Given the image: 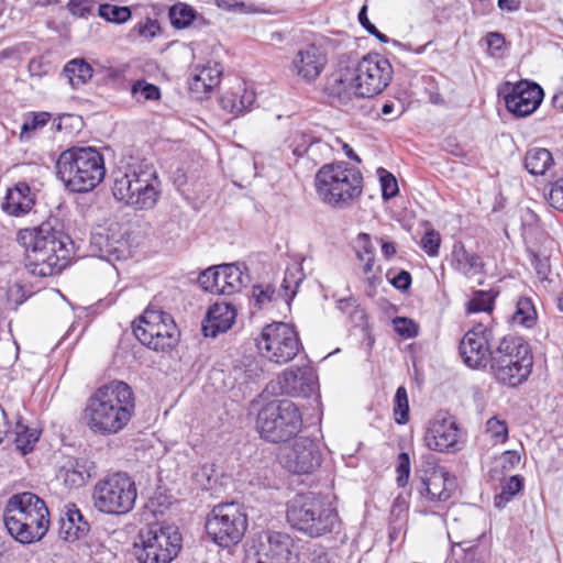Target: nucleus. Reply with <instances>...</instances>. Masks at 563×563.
<instances>
[{"label":"nucleus","instance_id":"nucleus-31","mask_svg":"<svg viewBox=\"0 0 563 563\" xmlns=\"http://www.w3.org/2000/svg\"><path fill=\"white\" fill-rule=\"evenodd\" d=\"M96 474V464L85 457L69 459L59 470V477L70 488H78Z\"/></svg>","mask_w":563,"mask_h":563},{"label":"nucleus","instance_id":"nucleus-40","mask_svg":"<svg viewBox=\"0 0 563 563\" xmlns=\"http://www.w3.org/2000/svg\"><path fill=\"white\" fill-rule=\"evenodd\" d=\"M523 487V479L519 475L510 476L501 483V492L495 497V507L504 508L510 499Z\"/></svg>","mask_w":563,"mask_h":563},{"label":"nucleus","instance_id":"nucleus-7","mask_svg":"<svg viewBox=\"0 0 563 563\" xmlns=\"http://www.w3.org/2000/svg\"><path fill=\"white\" fill-rule=\"evenodd\" d=\"M363 176L347 163L323 165L316 175V190L320 199L335 208H347L362 194Z\"/></svg>","mask_w":563,"mask_h":563},{"label":"nucleus","instance_id":"nucleus-32","mask_svg":"<svg viewBox=\"0 0 563 563\" xmlns=\"http://www.w3.org/2000/svg\"><path fill=\"white\" fill-rule=\"evenodd\" d=\"M255 99L254 90L240 82L221 96L220 104L223 110L239 115L249 110L255 102Z\"/></svg>","mask_w":563,"mask_h":563},{"label":"nucleus","instance_id":"nucleus-50","mask_svg":"<svg viewBox=\"0 0 563 563\" xmlns=\"http://www.w3.org/2000/svg\"><path fill=\"white\" fill-rule=\"evenodd\" d=\"M441 245V236L440 233L433 229L428 230L420 241L421 249L429 255V256H438L439 250Z\"/></svg>","mask_w":563,"mask_h":563},{"label":"nucleus","instance_id":"nucleus-52","mask_svg":"<svg viewBox=\"0 0 563 563\" xmlns=\"http://www.w3.org/2000/svg\"><path fill=\"white\" fill-rule=\"evenodd\" d=\"M394 330L404 338H413L418 334V325L408 318L397 317L393 320Z\"/></svg>","mask_w":563,"mask_h":563},{"label":"nucleus","instance_id":"nucleus-28","mask_svg":"<svg viewBox=\"0 0 563 563\" xmlns=\"http://www.w3.org/2000/svg\"><path fill=\"white\" fill-rule=\"evenodd\" d=\"M236 317L235 308L229 302H216L209 307L202 321L205 336L216 338L231 329Z\"/></svg>","mask_w":563,"mask_h":563},{"label":"nucleus","instance_id":"nucleus-51","mask_svg":"<svg viewBox=\"0 0 563 563\" xmlns=\"http://www.w3.org/2000/svg\"><path fill=\"white\" fill-rule=\"evenodd\" d=\"M545 198L551 207L563 211V178H559L550 185V189L545 195Z\"/></svg>","mask_w":563,"mask_h":563},{"label":"nucleus","instance_id":"nucleus-61","mask_svg":"<svg viewBox=\"0 0 563 563\" xmlns=\"http://www.w3.org/2000/svg\"><path fill=\"white\" fill-rule=\"evenodd\" d=\"M357 255H358L360 260L364 262V266H363L364 273H366V274L371 273L373 269V265H374V257H373V252H372L371 247L365 245L364 253L358 251Z\"/></svg>","mask_w":563,"mask_h":563},{"label":"nucleus","instance_id":"nucleus-45","mask_svg":"<svg viewBox=\"0 0 563 563\" xmlns=\"http://www.w3.org/2000/svg\"><path fill=\"white\" fill-rule=\"evenodd\" d=\"M99 15L109 22L123 23L131 18V11L128 7L106 3L99 5Z\"/></svg>","mask_w":563,"mask_h":563},{"label":"nucleus","instance_id":"nucleus-23","mask_svg":"<svg viewBox=\"0 0 563 563\" xmlns=\"http://www.w3.org/2000/svg\"><path fill=\"white\" fill-rule=\"evenodd\" d=\"M134 189L133 198L128 202L129 207L135 210H150L156 206L161 196V181L152 164L143 165V174Z\"/></svg>","mask_w":563,"mask_h":563},{"label":"nucleus","instance_id":"nucleus-15","mask_svg":"<svg viewBox=\"0 0 563 563\" xmlns=\"http://www.w3.org/2000/svg\"><path fill=\"white\" fill-rule=\"evenodd\" d=\"M417 490L433 507L446 503L454 489V478L442 467L428 463L416 471Z\"/></svg>","mask_w":563,"mask_h":563},{"label":"nucleus","instance_id":"nucleus-44","mask_svg":"<svg viewBox=\"0 0 563 563\" xmlns=\"http://www.w3.org/2000/svg\"><path fill=\"white\" fill-rule=\"evenodd\" d=\"M395 420L399 424H405L409 420V404L407 390L404 386H399L394 399Z\"/></svg>","mask_w":563,"mask_h":563},{"label":"nucleus","instance_id":"nucleus-49","mask_svg":"<svg viewBox=\"0 0 563 563\" xmlns=\"http://www.w3.org/2000/svg\"><path fill=\"white\" fill-rule=\"evenodd\" d=\"M378 174L380 179L383 198L386 200L394 198L399 190L395 176L384 168H379Z\"/></svg>","mask_w":563,"mask_h":563},{"label":"nucleus","instance_id":"nucleus-20","mask_svg":"<svg viewBox=\"0 0 563 563\" xmlns=\"http://www.w3.org/2000/svg\"><path fill=\"white\" fill-rule=\"evenodd\" d=\"M492 331L482 323L468 330L462 338L459 346L463 362L471 368L485 367L490 363L492 350L489 341Z\"/></svg>","mask_w":563,"mask_h":563},{"label":"nucleus","instance_id":"nucleus-25","mask_svg":"<svg viewBox=\"0 0 563 563\" xmlns=\"http://www.w3.org/2000/svg\"><path fill=\"white\" fill-rule=\"evenodd\" d=\"M327 64V55L317 45H307L298 51L292 59V67L297 76L306 82L314 81Z\"/></svg>","mask_w":563,"mask_h":563},{"label":"nucleus","instance_id":"nucleus-9","mask_svg":"<svg viewBox=\"0 0 563 563\" xmlns=\"http://www.w3.org/2000/svg\"><path fill=\"white\" fill-rule=\"evenodd\" d=\"M256 427L261 437L266 441L286 442L299 433L302 418L292 401L274 400L258 411Z\"/></svg>","mask_w":563,"mask_h":563},{"label":"nucleus","instance_id":"nucleus-18","mask_svg":"<svg viewBox=\"0 0 563 563\" xmlns=\"http://www.w3.org/2000/svg\"><path fill=\"white\" fill-rule=\"evenodd\" d=\"M461 433L453 416L446 411L437 412L428 422L423 435L428 449L437 452L457 450Z\"/></svg>","mask_w":563,"mask_h":563},{"label":"nucleus","instance_id":"nucleus-10","mask_svg":"<svg viewBox=\"0 0 563 563\" xmlns=\"http://www.w3.org/2000/svg\"><path fill=\"white\" fill-rule=\"evenodd\" d=\"M137 489L133 478L124 472L107 475L95 485L92 499L97 510L108 515H126L135 505Z\"/></svg>","mask_w":563,"mask_h":563},{"label":"nucleus","instance_id":"nucleus-21","mask_svg":"<svg viewBox=\"0 0 563 563\" xmlns=\"http://www.w3.org/2000/svg\"><path fill=\"white\" fill-rule=\"evenodd\" d=\"M280 394L289 397H310L317 389V374L311 366H290L278 376Z\"/></svg>","mask_w":563,"mask_h":563},{"label":"nucleus","instance_id":"nucleus-12","mask_svg":"<svg viewBox=\"0 0 563 563\" xmlns=\"http://www.w3.org/2000/svg\"><path fill=\"white\" fill-rule=\"evenodd\" d=\"M208 537L219 547L238 544L247 528V517L238 503H222L212 508L206 520Z\"/></svg>","mask_w":563,"mask_h":563},{"label":"nucleus","instance_id":"nucleus-5","mask_svg":"<svg viewBox=\"0 0 563 563\" xmlns=\"http://www.w3.org/2000/svg\"><path fill=\"white\" fill-rule=\"evenodd\" d=\"M286 517L291 528L310 538L338 533L341 528L338 510L313 493L298 494L289 500Z\"/></svg>","mask_w":563,"mask_h":563},{"label":"nucleus","instance_id":"nucleus-63","mask_svg":"<svg viewBox=\"0 0 563 563\" xmlns=\"http://www.w3.org/2000/svg\"><path fill=\"white\" fill-rule=\"evenodd\" d=\"M521 7V0H498V8L501 11L515 12Z\"/></svg>","mask_w":563,"mask_h":563},{"label":"nucleus","instance_id":"nucleus-55","mask_svg":"<svg viewBox=\"0 0 563 563\" xmlns=\"http://www.w3.org/2000/svg\"><path fill=\"white\" fill-rule=\"evenodd\" d=\"M358 21L361 25L371 34L374 35L376 38H378L383 43L388 42V37L380 33L377 27L371 23V21L367 18V5H363L358 12Z\"/></svg>","mask_w":563,"mask_h":563},{"label":"nucleus","instance_id":"nucleus-13","mask_svg":"<svg viewBox=\"0 0 563 563\" xmlns=\"http://www.w3.org/2000/svg\"><path fill=\"white\" fill-rule=\"evenodd\" d=\"M256 346L263 357L275 364H287L302 350L299 335L294 327L274 322L262 329Z\"/></svg>","mask_w":563,"mask_h":563},{"label":"nucleus","instance_id":"nucleus-37","mask_svg":"<svg viewBox=\"0 0 563 563\" xmlns=\"http://www.w3.org/2000/svg\"><path fill=\"white\" fill-rule=\"evenodd\" d=\"M51 119V113L45 111L30 112L26 114L21 126L20 140H30L34 133L42 130Z\"/></svg>","mask_w":563,"mask_h":563},{"label":"nucleus","instance_id":"nucleus-64","mask_svg":"<svg viewBox=\"0 0 563 563\" xmlns=\"http://www.w3.org/2000/svg\"><path fill=\"white\" fill-rule=\"evenodd\" d=\"M521 219H522V224L529 225V227L536 225L537 222L539 221L538 216L529 208L523 210Z\"/></svg>","mask_w":563,"mask_h":563},{"label":"nucleus","instance_id":"nucleus-8","mask_svg":"<svg viewBox=\"0 0 563 563\" xmlns=\"http://www.w3.org/2000/svg\"><path fill=\"white\" fill-rule=\"evenodd\" d=\"M490 372L503 385L516 387L527 380L531 373L532 356L528 344L515 336H505L494 350Z\"/></svg>","mask_w":563,"mask_h":563},{"label":"nucleus","instance_id":"nucleus-34","mask_svg":"<svg viewBox=\"0 0 563 563\" xmlns=\"http://www.w3.org/2000/svg\"><path fill=\"white\" fill-rule=\"evenodd\" d=\"M223 67L217 62H208L202 66H195L190 89L197 93L209 92L220 84Z\"/></svg>","mask_w":563,"mask_h":563},{"label":"nucleus","instance_id":"nucleus-29","mask_svg":"<svg viewBox=\"0 0 563 563\" xmlns=\"http://www.w3.org/2000/svg\"><path fill=\"white\" fill-rule=\"evenodd\" d=\"M36 195L26 183H18L9 188L2 202V209L10 216L20 217L29 213L35 205Z\"/></svg>","mask_w":563,"mask_h":563},{"label":"nucleus","instance_id":"nucleus-39","mask_svg":"<svg viewBox=\"0 0 563 563\" xmlns=\"http://www.w3.org/2000/svg\"><path fill=\"white\" fill-rule=\"evenodd\" d=\"M14 434L16 448L24 454L33 450L40 438V431L36 428H29L20 421L15 424Z\"/></svg>","mask_w":563,"mask_h":563},{"label":"nucleus","instance_id":"nucleus-48","mask_svg":"<svg viewBox=\"0 0 563 563\" xmlns=\"http://www.w3.org/2000/svg\"><path fill=\"white\" fill-rule=\"evenodd\" d=\"M252 296L255 305L262 309L275 299L276 290L271 284H258L253 286Z\"/></svg>","mask_w":563,"mask_h":563},{"label":"nucleus","instance_id":"nucleus-30","mask_svg":"<svg viewBox=\"0 0 563 563\" xmlns=\"http://www.w3.org/2000/svg\"><path fill=\"white\" fill-rule=\"evenodd\" d=\"M452 268L467 278H472L484 273L485 264L483 258L466 250L462 242H455L451 254Z\"/></svg>","mask_w":563,"mask_h":563},{"label":"nucleus","instance_id":"nucleus-11","mask_svg":"<svg viewBox=\"0 0 563 563\" xmlns=\"http://www.w3.org/2000/svg\"><path fill=\"white\" fill-rule=\"evenodd\" d=\"M139 537L133 554L140 563H170L181 548V536L174 526L155 523Z\"/></svg>","mask_w":563,"mask_h":563},{"label":"nucleus","instance_id":"nucleus-56","mask_svg":"<svg viewBox=\"0 0 563 563\" xmlns=\"http://www.w3.org/2000/svg\"><path fill=\"white\" fill-rule=\"evenodd\" d=\"M95 0H68L67 7L71 14L84 18L91 12Z\"/></svg>","mask_w":563,"mask_h":563},{"label":"nucleus","instance_id":"nucleus-47","mask_svg":"<svg viewBox=\"0 0 563 563\" xmlns=\"http://www.w3.org/2000/svg\"><path fill=\"white\" fill-rule=\"evenodd\" d=\"M486 432L490 435L494 443H504L508 438V427L506 421L493 417L486 422Z\"/></svg>","mask_w":563,"mask_h":563},{"label":"nucleus","instance_id":"nucleus-3","mask_svg":"<svg viewBox=\"0 0 563 563\" xmlns=\"http://www.w3.org/2000/svg\"><path fill=\"white\" fill-rule=\"evenodd\" d=\"M393 73L387 58L377 53L367 54L355 66L333 73L328 79L327 90L341 102H347L353 96L372 98L390 84Z\"/></svg>","mask_w":563,"mask_h":563},{"label":"nucleus","instance_id":"nucleus-2","mask_svg":"<svg viewBox=\"0 0 563 563\" xmlns=\"http://www.w3.org/2000/svg\"><path fill=\"white\" fill-rule=\"evenodd\" d=\"M18 241L25 249V268L38 277L59 274L68 264L73 247L70 238L49 223L20 231Z\"/></svg>","mask_w":563,"mask_h":563},{"label":"nucleus","instance_id":"nucleus-6","mask_svg":"<svg viewBox=\"0 0 563 563\" xmlns=\"http://www.w3.org/2000/svg\"><path fill=\"white\" fill-rule=\"evenodd\" d=\"M57 177L74 192H87L96 188L106 176L104 159L92 147H70L56 161Z\"/></svg>","mask_w":563,"mask_h":563},{"label":"nucleus","instance_id":"nucleus-58","mask_svg":"<svg viewBox=\"0 0 563 563\" xmlns=\"http://www.w3.org/2000/svg\"><path fill=\"white\" fill-rule=\"evenodd\" d=\"M486 43L489 53L495 56L503 49L505 45V38L500 33L490 32L486 35Z\"/></svg>","mask_w":563,"mask_h":563},{"label":"nucleus","instance_id":"nucleus-4","mask_svg":"<svg viewBox=\"0 0 563 563\" xmlns=\"http://www.w3.org/2000/svg\"><path fill=\"white\" fill-rule=\"evenodd\" d=\"M3 523L22 544L42 540L49 528V511L44 500L31 492L12 495L5 505Z\"/></svg>","mask_w":563,"mask_h":563},{"label":"nucleus","instance_id":"nucleus-62","mask_svg":"<svg viewBox=\"0 0 563 563\" xmlns=\"http://www.w3.org/2000/svg\"><path fill=\"white\" fill-rule=\"evenodd\" d=\"M73 121H80V118L73 114H63L54 121V125L57 131H62L66 129L68 125L71 126Z\"/></svg>","mask_w":563,"mask_h":563},{"label":"nucleus","instance_id":"nucleus-33","mask_svg":"<svg viewBox=\"0 0 563 563\" xmlns=\"http://www.w3.org/2000/svg\"><path fill=\"white\" fill-rule=\"evenodd\" d=\"M89 525L75 505H67L59 518V536L66 541H75L87 534Z\"/></svg>","mask_w":563,"mask_h":563},{"label":"nucleus","instance_id":"nucleus-46","mask_svg":"<svg viewBox=\"0 0 563 563\" xmlns=\"http://www.w3.org/2000/svg\"><path fill=\"white\" fill-rule=\"evenodd\" d=\"M132 95L137 101L157 100L161 98L159 88L145 80H137L132 86Z\"/></svg>","mask_w":563,"mask_h":563},{"label":"nucleus","instance_id":"nucleus-14","mask_svg":"<svg viewBox=\"0 0 563 563\" xmlns=\"http://www.w3.org/2000/svg\"><path fill=\"white\" fill-rule=\"evenodd\" d=\"M135 338L155 351L173 347L178 340L176 324L170 314L156 309H146L133 323Z\"/></svg>","mask_w":563,"mask_h":563},{"label":"nucleus","instance_id":"nucleus-60","mask_svg":"<svg viewBox=\"0 0 563 563\" xmlns=\"http://www.w3.org/2000/svg\"><path fill=\"white\" fill-rule=\"evenodd\" d=\"M27 68L31 76L42 77L47 73V64L41 57L32 58Z\"/></svg>","mask_w":563,"mask_h":563},{"label":"nucleus","instance_id":"nucleus-57","mask_svg":"<svg viewBox=\"0 0 563 563\" xmlns=\"http://www.w3.org/2000/svg\"><path fill=\"white\" fill-rule=\"evenodd\" d=\"M531 264L534 267L538 276L541 279H545L550 272L549 258L547 256H540L539 254L532 253Z\"/></svg>","mask_w":563,"mask_h":563},{"label":"nucleus","instance_id":"nucleus-53","mask_svg":"<svg viewBox=\"0 0 563 563\" xmlns=\"http://www.w3.org/2000/svg\"><path fill=\"white\" fill-rule=\"evenodd\" d=\"M397 484L400 487H405L408 484L410 475V457L406 452H401L397 459Z\"/></svg>","mask_w":563,"mask_h":563},{"label":"nucleus","instance_id":"nucleus-19","mask_svg":"<svg viewBox=\"0 0 563 563\" xmlns=\"http://www.w3.org/2000/svg\"><path fill=\"white\" fill-rule=\"evenodd\" d=\"M499 95L504 97L507 110L517 117L531 114L543 99L541 87L526 80L515 85L505 82Z\"/></svg>","mask_w":563,"mask_h":563},{"label":"nucleus","instance_id":"nucleus-42","mask_svg":"<svg viewBox=\"0 0 563 563\" xmlns=\"http://www.w3.org/2000/svg\"><path fill=\"white\" fill-rule=\"evenodd\" d=\"M303 278L305 274L298 264H295L286 269L282 288L286 291V296L289 299L296 295L297 288Z\"/></svg>","mask_w":563,"mask_h":563},{"label":"nucleus","instance_id":"nucleus-26","mask_svg":"<svg viewBox=\"0 0 563 563\" xmlns=\"http://www.w3.org/2000/svg\"><path fill=\"white\" fill-rule=\"evenodd\" d=\"M290 147L297 157L307 155L313 162L328 157L332 152L331 145L318 139L309 126L292 133Z\"/></svg>","mask_w":563,"mask_h":563},{"label":"nucleus","instance_id":"nucleus-38","mask_svg":"<svg viewBox=\"0 0 563 563\" xmlns=\"http://www.w3.org/2000/svg\"><path fill=\"white\" fill-rule=\"evenodd\" d=\"M537 321V311L530 298L522 297L517 301L512 322L525 328H532Z\"/></svg>","mask_w":563,"mask_h":563},{"label":"nucleus","instance_id":"nucleus-54","mask_svg":"<svg viewBox=\"0 0 563 563\" xmlns=\"http://www.w3.org/2000/svg\"><path fill=\"white\" fill-rule=\"evenodd\" d=\"M470 542L457 543L459 547H463L464 556L462 563H485V553L477 547L467 545Z\"/></svg>","mask_w":563,"mask_h":563},{"label":"nucleus","instance_id":"nucleus-59","mask_svg":"<svg viewBox=\"0 0 563 563\" xmlns=\"http://www.w3.org/2000/svg\"><path fill=\"white\" fill-rule=\"evenodd\" d=\"M411 275L409 272L407 271H400L397 275H395L391 279H390V283L391 285L396 288V289H399L401 291H406L410 288L411 286Z\"/></svg>","mask_w":563,"mask_h":563},{"label":"nucleus","instance_id":"nucleus-16","mask_svg":"<svg viewBox=\"0 0 563 563\" xmlns=\"http://www.w3.org/2000/svg\"><path fill=\"white\" fill-rule=\"evenodd\" d=\"M279 461L294 474H310L320 466L321 454L313 441L300 437L280 448Z\"/></svg>","mask_w":563,"mask_h":563},{"label":"nucleus","instance_id":"nucleus-43","mask_svg":"<svg viewBox=\"0 0 563 563\" xmlns=\"http://www.w3.org/2000/svg\"><path fill=\"white\" fill-rule=\"evenodd\" d=\"M495 296L483 290L475 291L473 298L467 302V312H492Z\"/></svg>","mask_w":563,"mask_h":563},{"label":"nucleus","instance_id":"nucleus-22","mask_svg":"<svg viewBox=\"0 0 563 563\" xmlns=\"http://www.w3.org/2000/svg\"><path fill=\"white\" fill-rule=\"evenodd\" d=\"M294 540L285 532L264 531L258 536L255 556L267 560L296 562L292 555Z\"/></svg>","mask_w":563,"mask_h":563},{"label":"nucleus","instance_id":"nucleus-24","mask_svg":"<svg viewBox=\"0 0 563 563\" xmlns=\"http://www.w3.org/2000/svg\"><path fill=\"white\" fill-rule=\"evenodd\" d=\"M91 246L98 252L100 258L109 262L126 258L129 254L128 240L120 232L117 225H111L101 233H96L91 238Z\"/></svg>","mask_w":563,"mask_h":563},{"label":"nucleus","instance_id":"nucleus-27","mask_svg":"<svg viewBox=\"0 0 563 563\" xmlns=\"http://www.w3.org/2000/svg\"><path fill=\"white\" fill-rule=\"evenodd\" d=\"M144 164L146 163L128 164L112 172V194L118 201L128 206L130 199L133 198L134 188L137 187L139 179H141Z\"/></svg>","mask_w":563,"mask_h":563},{"label":"nucleus","instance_id":"nucleus-1","mask_svg":"<svg viewBox=\"0 0 563 563\" xmlns=\"http://www.w3.org/2000/svg\"><path fill=\"white\" fill-rule=\"evenodd\" d=\"M135 409L132 388L122 380L100 386L87 400L84 419L97 434L110 435L123 430Z\"/></svg>","mask_w":563,"mask_h":563},{"label":"nucleus","instance_id":"nucleus-41","mask_svg":"<svg viewBox=\"0 0 563 563\" xmlns=\"http://www.w3.org/2000/svg\"><path fill=\"white\" fill-rule=\"evenodd\" d=\"M195 18L196 12L188 4L177 3L169 9L170 23L176 29H185L189 26Z\"/></svg>","mask_w":563,"mask_h":563},{"label":"nucleus","instance_id":"nucleus-36","mask_svg":"<svg viewBox=\"0 0 563 563\" xmlns=\"http://www.w3.org/2000/svg\"><path fill=\"white\" fill-rule=\"evenodd\" d=\"M63 73L73 88L85 85L92 77L91 66L79 58L68 62Z\"/></svg>","mask_w":563,"mask_h":563},{"label":"nucleus","instance_id":"nucleus-35","mask_svg":"<svg viewBox=\"0 0 563 563\" xmlns=\"http://www.w3.org/2000/svg\"><path fill=\"white\" fill-rule=\"evenodd\" d=\"M553 165V157L549 150L532 147L525 156V167L531 175H544Z\"/></svg>","mask_w":563,"mask_h":563},{"label":"nucleus","instance_id":"nucleus-17","mask_svg":"<svg viewBox=\"0 0 563 563\" xmlns=\"http://www.w3.org/2000/svg\"><path fill=\"white\" fill-rule=\"evenodd\" d=\"M247 278L240 265L223 264L203 271L198 282L206 291L229 296L239 292Z\"/></svg>","mask_w":563,"mask_h":563}]
</instances>
